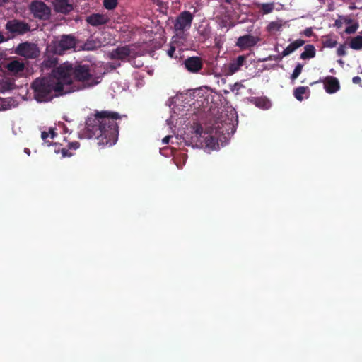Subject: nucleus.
Wrapping results in <instances>:
<instances>
[{
  "label": "nucleus",
  "instance_id": "nucleus-45",
  "mask_svg": "<svg viewBox=\"0 0 362 362\" xmlns=\"http://www.w3.org/2000/svg\"><path fill=\"white\" fill-rule=\"evenodd\" d=\"M344 21H345V23H346V24H351V23H352V20H351V19H350V18H349V19H346V18Z\"/></svg>",
  "mask_w": 362,
  "mask_h": 362
},
{
  "label": "nucleus",
  "instance_id": "nucleus-3",
  "mask_svg": "<svg viewBox=\"0 0 362 362\" xmlns=\"http://www.w3.org/2000/svg\"><path fill=\"white\" fill-rule=\"evenodd\" d=\"M31 88L34 98L38 102H47L54 97L70 93V89L66 88L62 79L57 75L56 67L50 76L36 78L32 83Z\"/></svg>",
  "mask_w": 362,
  "mask_h": 362
},
{
  "label": "nucleus",
  "instance_id": "nucleus-48",
  "mask_svg": "<svg viewBox=\"0 0 362 362\" xmlns=\"http://www.w3.org/2000/svg\"><path fill=\"white\" fill-rule=\"evenodd\" d=\"M3 1H5L6 0H2Z\"/></svg>",
  "mask_w": 362,
  "mask_h": 362
},
{
  "label": "nucleus",
  "instance_id": "nucleus-40",
  "mask_svg": "<svg viewBox=\"0 0 362 362\" xmlns=\"http://www.w3.org/2000/svg\"><path fill=\"white\" fill-rule=\"evenodd\" d=\"M171 139V136H166L162 139V143L163 144H168Z\"/></svg>",
  "mask_w": 362,
  "mask_h": 362
},
{
  "label": "nucleus",
  "instance_id": "nucleus-11",
  "mask_svg": "<svg viewBox=\"0 0 362 362\" xmlns=\"http://www.w3.org/2000/svg\"><path fill=\"white\" fill-rule=\"evenodd\" d=\"M182 64L189 72L197 74L203 68L204 62L200 57L194 56L185 59Z\"/></svg>",
  "mask_w": 362,
  "mask_h": 362
},
{
  "label": "nucleus",
  "instance_id": "nucleus-15",
  "mask_svg": "<svg viewBox=\"0 0 362 362\" xmlns=\"http://www.w3.org/2000/svg\"><path fill=\"white\" fill-rule=\"evenodd\" d=\"M54 10L58 13L67 14L73 10V6L69 3V0H54Z\"/></svg>",
  "mask_w": 362,
  "mask_h": 362
},
{
  "label": "nucleus",
  "instance_id": "nucleus-10",
  "mask_svg": "<svg viewBox=\"0 0 362 362\" xmlns=\"http://www.w3.org/2000/svg\"><path fill=\"white\" fill-rule=\"evenodd\" d=\"M132 51L129 45L118 47L108 53V57L110 59L121 60L122 62H129Z\"/></svg>",
  "mask_w": 362,
  "mask_h": 362
},
{
  "label": "nucleus",
  "instance_id": "nucleus-18",
  "mask_svg": "<svg viewBox=\"0 0 362 362\" xmlns=\"http://www.w3.org/2000/svg\"><path fill=\"white\" fill-rule=\"evenodd\" d=\"M6 67L11 73L17 74L23 71L25 64L18 60H13L8 63Z\"/></svg>",
  "mask_w": 362,
  "mask_h": 362
},
{
  "label": "nucleus",
  "instance_id": "nucleus-12",
  "mask_svg": "<svg viewBox=\"0 0 362 362\" xmlns=\"http://www.w3.org/2000/svg\"><path fill=\"white\" fill-rule=\"evenodd\" d=\"M259 41V38L258 37L247 34L238 38L236 45L241 49H246L254 47Z\"/></svg>",
  "mask_w": 362,
  "mask_h": 362
},
{
  "label": "nucleus",
  "instance_id": "nucleus-8",
  "mask_svg": "<svg viewBox=\"0 0 362 362\" xmlns=\"http://www.w3.org/2000/svg\"><path fill=\"white\" fill-rule=\"evenodd\" d=\"M29 10L34 18L41 21L49 20L51 16V8L41 1H33L29 6Z\"/></svg>",
  "mask_w": 362,
  "mask_h": 362
},
{
  "label": "nucleus",
  "instance_id": "nucleus-25",
  "mask_svg": "<svg viewBox=\"0 0 362 362\" xmlns=\"http://www.w3.org/2000/svg\"><path fill=\"white\" fill-rule=\"evenodd\" d=\"M303 67V65L302 64H300V63H298L296 66V67H295V69H294V70H293V73H292V74L291 76V79L292 81L296 80L299 76V75L302 72Z\"/></svg>",
  "mask_w": 362,
  "mask_h": 362
},
{
  "label": "nucleus",
  "instance_id": "nucleus-37",
  "mask_svg": "<svg viewBox=\"0 0 362 362\" xmlns=\"http://www.w3.org/2000/svg\"><path fill=\"white\" fill-rule=\"evenodd\" d=\"M48 133L49 136L52 139H54L57 135V134L54 132V129L53 128H50Z\"/></svg>",
  "mask_w": 362,
  "mask_h": 362
},
{
  "label": "nucleus",
  "instance_id": "nucleus-24",
  "mask_svg": "<svg viewBox=\"0 0 362 362\" xmlns=\"http://www.w3.org/2000/svg\"><path fill=\"white\" fill-rule=\"evenodd\" d=\"M117 4L118 0H103V6L107 10H113Z\"/></svg>",
  "mask_w": 362,
  "mask_h": 362
},
{
  "label": "nucleus",
  "instance_id": "nucleus-22",
  "mask_svg": "<svg viewBox=\"0 0 362 362\" xmlns=\"http://www.w3.org/2000/svg\"><path fill=\"white\" fill-rule=\"evenodd\" d=\"M337 45V41L332 37L327 35L323 37L322 45L325 47L333 48Z\"/></svg>",
  "mask_w": 362,
  "mask_h": 362
},
{
  "label": "nucleus",
  "instance_id": "nucleus-47",
  "mask_svg": "<svg viewBox=\"0 0 362 362\" xmlns=\"http://www.w3.org/2000/svg\"><path fill=\"white\" fill-rule=\"evenodd\" d=\"M227 2H229V0H226Z\"/></svg>",
  "mask_w": 362,
  "mask_h": 362
},
{
  "label": "nucleus",
  "instance_id": "nucleus-32",
  "mask_svg": "<svg viewBox=\"0 0 362 362\" xmlns=\"http://www.w3.org/2000/svg\"><path fill=\"white\" fill-rule=\"evenodd\" d=\"M79 147H80V143L78 141L71 142V143H69V144H68L69 150H71V149L76 150V149H78Z\"/></svg>",
  "mask_w": 362,
  "mask_h": 362
},
{
  "label": "nucleus",
  "instance_id": "nucleus-27",
  "mask_svg": "<svg viewBox=\"0 0 362 362\" xmlns=\"http://www.w3.org/2000/svg\"><path fill=\"white\" fill-rule=\"evenodd\" d=\"M261 8L264 13H269L273 11L274 5L272 4H263Z\"/></svg>",
  "mask_w": 362,
  "mask_h": 362
},
{
  "label": "nucleus",
  "instance_id": "nucleus-9",
  "mask_svg": "<svg viewBox=\"0 0 362 362\" xmlns=\"http://www.w3.org/2000/svg\"><path fill=\"white\" fill-rule=\"evenodd\" d=\"M15 53L26 59H36L40 55V50L36 44L25 42L18 45Z\"/></svg>",
  "mask_w": 362,
  "mask_h": 362
},
{
  "label": "nucleus",
  "instance_id": "nucleus-4",
  "mask_svg": "<svg viewBox=\"0 0 362 362\" xmlns=\"http://www.w3.org/2000/svg\"><path fill=\"white\" fill-rule=\"evenodd\" d=\"M192 135L189 141V145L192 146H203L204 144L206 147L213 148L217 143L216 138L211 135L212 129L203 130L202 126L199 123H194L193 127Z\"/></svg>",
  "mask_w": 362,
  "mask_h": 362
},
{
  "label": "nucleus",
  "instance_id": "nucleus-33",
  "mask_svg": "<svg viewBox=\"0 0 362 362\" xmlns=\"http://www.w3.org/2000/svg\"><path fill=\"white\" fill-rule=\"evenodd\" d=\"M61 153H62L63 158L71 157L73 156V154L69 152V148H62Z\"/></svg>",
  "mask_w": 362,
  "mask_h": 362
},
{
  "label": "nucleus",
  "instance_id": "nucleus-38",
  "mask_svg": "<svg viewBox=\"0 0 362 362\" xmlns=\"http://www.w3.org/2000/svg\"><path fill=\"white\" fill-rule=\"evenodd\" d=\"M61 149H62L61 144H54V152L56 153H61Z\"/></svg>",
  "mask_w": 362,
  "mask_h": 362
},
{
  "label": "nucleus",
  "instance_id": "nucleus-2",
  "mask_svg": "<svg viewBox=\"0 0 362 362\" xmlns=\"http://www.w3.org/2000/svg\"><path fill=\"white\" fill-rule=\"evenodd\" d=\"M56 74L70 93L92 87L98 83L88 64L65 62L56 67Z\"/></svg>",
  "mask_w": 362,
  "mask_h": 362
},
{
  "label": "nucleus",
  "instance_id": "nucleus-23",
  "mask_svg": "<svg viewBox=\"0 0 362 362\" xmlns=\"http://www.w3.org/2000/svg\"><path fill=\"white\" fill-rule=\"evenodd\" d=\"M307 90L309 91L308 87L299 86L294 90L293 95L298 100L302 101L303 100V95L305 94Z\"/></svg>",
  "mask_w": 362,
  "mask_h": 362
},
{
  "label": "nucleus",
  "instance_id": "nucleus-6",
  "mask_svg": "<svg viewBox=\"0 0 362 362\" xmlns=\"http://www.w3.org/2000/svg\"><path fill=\"white\" fill-rule=\"evenodd\" d=\"M193 19L194 16L188 11H184L177 16L174 23V30L177 37H182L184 33L191 28Z\"/></svg>",
  "mask_w": 362,
  "mask_h": 362
},
{
  "label": "nucleus",
  "instance_id": "nucleus-20",
  "mask_svg": "<svg viewBox=\"0 0 362 362\" xmlns=\"http://www.w3.org/2000/svg\"><path fill=\"white\" fill-rule=\"evenodd\" d=\"M250 102L254 104L256 107L267 109L269 107V100L265 98L262 97H252L250 99Z\"/></svg>",
  "mask_w": 362,
  "mask_h": 362
},
{
  "label": "nucleus",
  "instance_id": "nucleus-13",
  "mask_svg": "<svg viewBox=\"0 0 362 362\" xmlns=\"http://www.w3.org/2000/svg\"><path fill=\"white\" fill-rule=\"evenodd\" d=\"M324 88L327 93L332 94L338 91L340 88V85L338 79L334 76H327L324 81Z\"/></svg>",
  "mask_w": 362,
  "mask_h": 362
},
{
  "label": "nucleus",
  "instance_id": "nucleus-30",
  "mask_svg": "<svg viewBox=\"0 0 362 362\" xmlns=\"http://www.w3.org/2000/svg\"><path fill=\"white\" fill-rule=\"evenodd\" d=\"M305 44V41L301 39H298L291 42V45L293 47L294 50H296L298 48L300 47Z\"/></svg>",
  "mask_w": 362,
  "mask_h": 362
},
{
  "label": "nucleus",
  "instance_id": "nucleus-5",
  "mask_svg": "<svg viewBox=\"0 0 362 362\" xmlns=\"http://www.w3.org/2000/svg\"><path fill=\"white\" fill-rule=\"evenodd\" d=\"M76 39L71 35H63L59 40L52 41L47 45V50L52 54L62 55L64 52L74 48L76 46Z\"/></svg>",
  "mask_w": 362,
  "mask_h": 362
},
{
  "label": "nucleus",
  "instance_id": "nucleus-39",
  "mask_svg": "<svg viewBox=\"0 0 362 362\" xmlns=\"http://www.w3.org/2000/svg\"><path fill=\"white\" fill-rule=\"evenodd\" d=\"M11 83H6L5 85L1 88L2 90L1 92H4L5 90H8L11 89Z\"/></svg>",
  "mask_w": 362,
  "mask_h": 362
},
{
  "label": "nucleus",
  "instance_id": "nucleus-29",
  "mask_svg": "<svg viewBox=\"0 0 362 362\" xmlns=\"http://www.w3.org/2000/svg\"><path fill=\"white\" fill-rule=\"evenodd\" d=\"M295 50L293 47L291 46V44H289L282 52L281 53V57H286L293 52Z\"/></svg>",
  "mask_w": 362,
  "mask_h": 362
},
{
  "label": "nucleus",
  "instance_id": "nucleus-28",
  "mask_svg": "<svg viewBox=\"0 0 362 362\" xmlns=\"http://www.w3.org/2000/svg\"><path fill=\"white\" fill-rule=\"evenodd\" d=\"M358 28V24L357 23H356L353 25H351L346 27L345 29V33L347 34H353V33H356Z\"/></svg>",
  "mask_w": 362,
  "mask_h": 362
},
{
  "label": "nucleus",
  "instance_id": "nucleus-16",
  "mask_svg": "<svg viewBox=\"0 0 362 362\" xmlns=\"http://www.w3.org/2000/svg\"><path fill=\"white\" fill-rule=\"evenodd\" d=\"M57 55L58 54H52V52H48L47 48L45 58L42 63V67L45 69L55 67L58 63V57H57Z\"/></svg>",
  "mask_w": 362,
  "mask_h": 362
},
{
  "label": "nucleus",
  "instance_id": "nucleus-26",
  "mask_svg": "<svg viewBox=\"0 0 362 362\" xmlns=\"http://www.w3.org/2000/svg\"><path fill=\"white\" fill-rule=\"evenodd\" d=\"M282 25L276 21H272L267 25V30L269 32L279 31L280 30Z\"/></svg>",
  "mask_w": 362,
  "mask_h": 362
},
{
  "label": "nucleus",
  "instance_id": "nucleus-1",
  "mask_svg": "<svg viewBox=\"0 0 362 362\" xmlns=\"http://www.w3.org/2000/svg\"><path fill=\"white\" fill-rule=\"evenodd\" d=\"M121 116L118 112L103 110L96 111L86 120V135L95 138L100 146H112L118 139L119 127L117 120Z\"/></svg>",
  "mask_w": 362,
  "mask_h": 362
},
{
  "label": "nucleus",
  "instance_id": "nucleus-46",
  "mask_svg": "<svg viewBox=\"0 0 362 362\" xmlns=\"http://www.w3.org/2000/svg\"><path fill=\"white\" fill-rule=\"evenodd\" d=\"M339 62L341 64L343 63L342 60H339Z\"/></svg>",
  "mask_w": 362,
  "mask_h": 362
},
{
  "label": "nucleus",
  "instance_id": "nucleus-44",
  "mask_svg": "<svg viewBox=\"0 0 362 362\" xmlns=\"http://www.w3.org/2000/svg\"><path fill=\"white\" fill-rule=\"evenodd\" d=\"M24 152H25L27 155H28V156H30V149H29V148H25V149H24Z\"/></svg>",
  "mask_w": 362,
  "mask_h": 362
},
{
  "label": "nucleus",
  "instance_id": "nucleus-42",
  "mask_svg": "<svg viewBox=\"0 0 362 362\" xmlns=\"http://www.w3.org/2000/svg\"><path fill=\"white\" fill-rule=\"evenodd\" d=\"M334 25H335L336 27L340 28L342 25V22L341 21H339V20H337L335 21V23H334Z\"/></svg>",
  "mask_w": 362,
  "mask_h": 362
},
{
  "label": "nucleus",
  "instance_id": "nucleus-19",
  "mask_svg": "<svg viewBox=\"0 0 362 362\" xmlns=\"http://www.w3.org/2000/svg\"><path fill=\"white\" fill-rule=\"evenodd\" d=\"M316 50L313 45H306L304 47V51L300 54V59H307L315 57Z\"/></svg>",
  "mask_w": 362,
  "mask_h": 362
},
{
  "label": "nucleus",
  "instance_id": "nucleus-17",
  "mask_svg": "<svg viewBox=\"0 0 362 362\" xmlns=\"http://www.w3.org/2000/svg\"><path fill=\"white\" fill-rule=\"evenodd\" d=\"M245 61V57L244 55L238 56L235 60L232 61L228 64V72L230 74H233L240 70V67L243 65Z\"/></svg>",
  "mask_w": 362,
  "mask_h": 362
},
{
  "label": "nucleus",
  "instance_id": "nucleus-31",
  "mask_svg": "<svg viewBox=\"0 0 362 362\" xmlns=\"http://www.w3.org/2000/svg\"><path fill=\"white\" fill-rule=\"evenodd\" d=\"M346 45H341L337 50V53L338 56L342 57L346 54Z\"/></svg>",
  "mask_w": 362,
  "mask_h": 362
},
{
  "label": "nucleus",
  "instance_id": "nucleus-14",
  "mask_svg": "<svg viewBox=\"0 0 362 362\" xmlns=\"http://www.w3.org/2000/svg\"><path fill=\"white\" fill-rule=\"evenodd\" d=\"M110 21L107 16L100 13H93L86 18V22L92 26H99L107 24Z\"/></svg>",
  "mask_w": 362,
  "mask_h": 362
},
{
  "label": "nucleus",
  "instance_id": "nucleus-36",
  "mask_svg": "<svg viewBox=\"0 0 362 362\" xmlns=\"http://www.w3.org/2000/svg\"><path fill=\"white\" fill-rule=\"evenodd\" d=\"M352 82L355 84H360L361 82V78L359 76H354L352 78Z\"/></svg>",
  "mask_w": 362,
  "mask_h": 362
},
{
  "label": "nucleus",
  "instance_id": "nucleus-7",
  "mask_svg": "<svg viewBox=\"0 0 362 362\" xmlns=\"http://www.w3.org/2000/svg\"><path fill=\"white\" fill-rule=\"evenodd\" d=\"M5 29L11 37H14L30 32V25L24 21L14 18L6 22Z\"/></svg>",
  "mask_w": 362,
  "mask_h": 362
},
{
  "label": "nucleus",
  "instance_id": "nucleus-35",
  "mask_svg": "<svg viewBox=\"0 0 362 362\" xmlns=\"http://www.w3.org/2000/svg\"><path fill=\"white\" fill-rule=\"evenodd\" d=\"M303 34L306 37H311L313 35V31L312 28H305L304 30V31H303Z\"/></svg>",
  "mask_w": 362,
  "mask_h": 362
},
{
  "label": "nucleus",
  "instance_id": "nucleus-43",
  "mask_svg": "<svg viewBox=\"0 0 362 362\" xmlns=\"http://www.w3.org/2000/svg\"><path fill=\"white\" fill-rule=\"evenodd\" d=\"M5 40H6V39H5L4 36L0 33V43Z\"/></svg>",
  "mask_w": 362,
  "mask_h": 362
},
{
  "label": "nucleus",
  "instance_id": "nucleus-34",
  "mask_svg": "<svg viewBox=\"0 0 362 362\" xmlns=\"http://www.w3.org/2000/svg\"><path fill=\"white\" fill-rule=\"evenodd\" d=\"M175 49H176V48L175 46L170 45V49L167 52L168 55L171 58L174 57V54H175Z\"/></svg>",
  "mask_w": 362,
  "mask_h": 362
},
{
  "label": "nucleus",
  "instance_id": "nucleus-41",
  "mask_svg": "<svg viewBox=\"0 0 362 362\" xmlns=\"http://www.w3.org/2000/svg\"><path fill=\"white\" fill-rule=\"evenodd\" d=\"M49 136V133L44 131L41 133V138L42 140L45 141L47 138H48Z\"/></svg>",
  "mask_w": 362,
  "mask_h": 362
},
{
  "label": "nucleus",
  "instance_id": "nucleus-21",
  "mask_svg": "<svg viewBox=\"0 0 362 362\" xmlns=\"http://www.w3.org/2000/svg\"><path fill=\"white\" fill-rule=\"evenodd\" d=\"M349 46L351 49L355 50H360L362 49V36L357 35L353 37L349 43Z\"/></svg>",
  "mask_w": 362,
  "mask_h": 362
}]
</instances>
